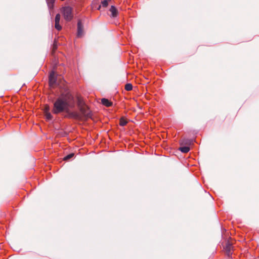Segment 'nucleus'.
Instances as JSON below:
<instances>
[{"mask_svg":"<svg viewBox=\"0 0 259 259\" xmlns=\"http://www.w3.org/2000/svg\"><path fill=\"white\" fill-rule=\"evenodd\" d=\"M77 102L80 113H78L76 112L70 113V109L75 106V101L70 92L65 91L61 94L54 102L52 112L54 114H58L65 111L69 113L70 117L76 119L90 117V111L84 104L82 99L80 97H77Z\"/></svg>","mask_w":259,"mask_h":259,"instance_id":"obj_1","label":"nucleus"},{"mask_svg":"<svg viewBox=\"0 0 259 259\" xmlns=\"http://www.w3.org/2000/svg\"><path fill=\"white\" fill-rule=\"evenodd\" d=\"M64 19L67 21H70L73 18L72 10L70 7H65L62 10Z\"/></svg>","mask_w":259,"mask_h":259,"instance_id":"obj_2","label":"nucleus"},{"mask_svg":"<svg viewBox=\"0 0 259 259\" xmlns=\"http://www.w3.org/2000/svg\"><path fill=\"white\" fill-rule=\"evenodd\" d=\"M56 77L55 74L54 72L50 73L49 75V84L51 87H53L56 83Z\"/></svg>","mask_w":259,"mask_h":259,"instance_id":"obj_3","label":"nucleus"},{"mask_svg":"<svg viewBox=\"0 0 259 259\" xmlns=\"http://www.w3.org/2000/svg\"><path fill=\"white\" fill-rule=\"evenodd\" d=\"M83 34V26L80 21L77 23V36L78 37L82 36Z\"/></svg>","mask_w":259,"mask_h":259,"instance_id":"obj_4","label":"nucleus"},{"mask_svg":"<svg viewBox=\"0 0 259 259\" xmlns=\"http://www.w3.org/2000/svg\"><path fill=\"white\" fill-rule=\"evenodd\" d=\"M110 12L111 13V16L115 17L117 16V10L114 6H112L110 9Z\"/></svg>","mask_w":259,"mask_h":259,"instance_id":"obj_5","label":"nucleus"},{"mask_svg":"<svg viewBox=\"0 0 259 259\" xmlns=\"http://www.w3.org/2000/svg\"><path fill=\"white\" fill-rule=\"evenodd\" d=\"M232 245L229 243H227L226 246H225V250H226V251L227 252V253L228 254V255H230V254L231 253V250L232 249Z\"/></svg>","mask_w":259,"mask_h":259,"instance_id":"obj_6","label":"nucleus"},{"mask_svg":"<svg viewBox=\"0 0 259 259\" xmlns=\"http://www.w3.org/2000/svg\"><path fill=\"white\" fill-rule=\"evenodd\" d=\"M102 103L107 107H110L111 106V102L106 99H102Z\"/></svg>","mask_w":259,"mask_h":259,"instance_id":"obj_7","label":"nucleus"},{"mask_svg":"<svg viewBox=\"0 0 259 259\" xmlns=\"http://www.w3.org/2000/svg\"><path fill=\"white\" fill-rule=\"evenodd\" d=\"M180 150L183 153H187L189 151L190 148L189 147L184 146L180 148Z\"/></svg>","mask_w":259,"mask_h":259,"instance_id":"obj_8","label":"nucleus"},{"mask_svg":"<svg viewBox=\"0 0 259 259\" xmlns=\"http://www.w3.org/2000/svg\"><path fill=\"white\" fill-rule=\"evenodd\" d=\"M126 123H127V121L124 118L122 117L120 118V121H119V124L120 125L124 126L126 124Z\"/></svg>","mask_w":259,"mask_h":259,"instance_id":"obj_9","label":"nucleus"},{"mask_svg":"<svg viewBox=\"0 0 259 259\" xmlns=\"http://www.w3.org/2000/svg\"><path fill=\"white\" fill-rule=\"evenodd\" d=\"M133 89V85L131 83H127L125 85V90L127 91H130Z\"/></svg>","mask_w":259,"mask_h":259,"instance_id":"obj_10","label":"nucleus"},{"mask_svg":"<svg viewBox=\"0 0 259 259\" xmlns=\"http://www.w3.org/2000/svg\"><path fill=\"white\" fill-rule=\"evenodd\" d=\"M45 116H46V118L48 120H50L53 118V117H52V115L51 114V113H50V112H47V113H45Z\"/></svg>","mask_w":259,"mask_h":259,"instance_id":"obj_11","label":"nucleus"},{"mask_svg":"<svg viewBox=\"0 0 259 259\" xmlns=\"http://www.w3.org/2000/svg\"><path fill=\"white\" fill-rule=\"evenodd\" d=\"M73 156H74V154L71 153L70 154H68L66 156L64 157L63 159L64 160H67L69 159L70 158H72Z\"/></svg>","mask_w":259,"mask_h":259,"instance_id":"obj_12","label":"nucleus"},{"mask_svg":"<svg viewBox=\"0 0 259 259\" xmlns=\"http://www.w3.org/2000/svg\"><path fill=\"white\" fill-rule=\"evenodd\" d=\"M55 27L58 30H60L62 29V27L59 24V22H55Z\"/></svg>","mask_w":259,"mask_h":259,"instance_id":"obj_13","label":"nucleus"},{"mask_svg":"<svg viewBox=\"0 0 259 259\" xmlns=\"http://www.w3.org/2000/svg\"><path fill=\"white\" fill-rule=\"evenodd\" d=\"M60 15L59 14H58L56 15V17H55V22H60Z\"/></svg>","mask_w":259,"mask_h":259,"instance_id":"obj_14","label":"nucleus"},{"mask_svg":"<svg viewBox=\"0 0 259 259\" xmlns=\"http://www.w3.org/2000/svg\"><path fill=\"white\" fill-rule=\"evenodd\" d=\"M101 4H102V5L103 7H106L108 5V1L107 0L103 1L102 2Z\"/></svg>","mask_w":259,"mask_h":259,"instance_id":"obj_15","label":"nucleus"},{"mask_svg":"<svg viewBox=\"0 0 259 259\" xmlns=\"http://www.w3.org/2000/svg\"><path fill=\"white\" fill-rule=\"evenodd\" d=\"M50 108L48 105H46L44 108V113L49 112Z\"/></svg>","mask_w":259,"mask_h":259,"instance_id":"obj_16","label":"nucleus"},{"mask_svg":"<svg viewBox=\"0 0 259 259\" xmlns=\"http://www.w3.org/2000/svg\"><path fill=\"white\" fill-rule=\"evenodd\" d=\"M101 8V6H99L98 10H99Z\"/></svg>","mask_w":259,"mask_h":259,"instance_id":"obj_17","label":"nucleus"}]
</instances>
